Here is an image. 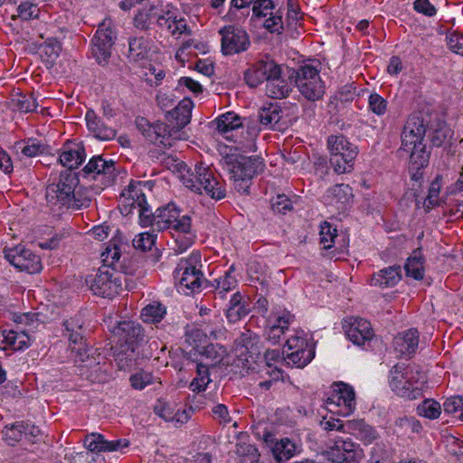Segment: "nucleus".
I'll use <instances>...</instances> for the list:
<instances>
[{
	"mask_svg": "<svg viewBox=\"0 0 463 463\" xmlns=\"http://www.w3.org/2000/svg\"><path fill=\"white\" fill-rule=\"evenodd\" d=\"M264 165L259 156H242L232 163L230 175L252 179L263 171Z\"/></svg>",
	"mask_w": 463,
	"mask_h": 463,
	"instance_id": "nucleus-23",
	"label": "nucleus"
},
{
	"mask_svg": "<svg viewBox=\"0 0 463 463\" xmlns=\"http://www.w3.org/2000/svg\"><path fill=\"white\" fill-rule=\"evenodd\" d=\"M121 251L116 243H109L105 250L101 253L102 261L104 263L103 267L112 268V271H116L118 269L121 268L119 265Z\"/></svg>",
	"mask_w": 463,
	"mask_h": 463,
	"instance_id": "nucleus-43",
	"label": "nucleus"
},
{
	"mask_svg": "<svg viewBox=\"0 0 463 463\" xmlns=\"http://www.w3.org/2000/svg\"><path fill=\"white\" fill-rule=\"evenodd\" d=\"M232 272L233 268L231 267L229 270L225 272L223 277L215 279V296H218L222 299L225 298L226 294L229 291L233 290L238 285V281L236 278L232 275Z\"/></svg>",
	"mask_w": 463,
	"mask_h": 463,
	"instance_id": "nucleus-39",
	"label": "nucleus"
},
{
	"mask_svg": "<svg viewBox=\"0 0 463 463\" xmlns=\"http://www.w3.org/2000/svg\"><path fill=\"white\" fill-rule=\"evenodd\" d=\"M158 14L157 26L161 30H165L175 38L181 35H191L192 31L187 24V20L176 9L160 6Z\"/></svg>",
	"mask_w": 463,
	"mask_h": 463,
	"instance_id": "nucleus-16",
	"label": "nucleus"
},
{
	"mask_svg": "<svg viewBox=\"0 0 463 463\" xmlns=\"http://www.w3.org/2000/svg\"><path fill=\"white\" fill-rule=\"evenodd\" d=\"M127 280L117 271H112L108 267H103L86 278V284L97 296L112 298L118 294L122 288V280Z\"/></svg>",
	"mask_w": 463,
	"mask_h": 463,
	"instance_id": "nucleus-10",
	"label": "nucleus"
},
{
	"mask_svg": "<svg viewBox=\"0 0 463 463\" xmlns=\"http://www.w3.org/2000/svg\"><path fill=\"white\" fill-rule=\"evenodd\" d=\"M65 335L70 341L71 358L80 367H91L94 359L89 354V349L83 338V323L80 317H71L64 321Z\"/></svg>",
	"mask_w": 463,
	"mask_h": 463,
	"instance_id": "nucleus-9",
	"label": "nucleus"
},
{
	"mask_svg": "<svg viewBox=\"0 0 463 463\" xmlns=\"http://www.w3.org/2000/svg\"><path fill=\"white\" fill-rule=\"evenodd\" d=\"M418 345L419 332L413 328L398 334L393 340L394 350L401 355L414 354Z\"/></svg>",
	"mask_w": 463,
	"mask_h": 463,
	"instance_id": "nucleus-27",
	"label": "nucleus"
},
{
	"mask_svg": "<svg viewBox=\"0 0 463 463\" xmlns=\"http://www.w3.org/2000/svg\"><path fill=\"white\" fill-rule=\"evenodd\" d=\"M402 279V269L400 266H390L374 273L370 284L382 288L394 287Z\"/></svg>",
	"mask_w": 463,
	"mask_h": 463,
	"instance_id": "nucleus-29",
	"label": "nucleus"
},
{
	"mask_svg": "<svg viewBox=\"0 0 463 463\" xmlns=\"http://www.w3.org/2000/svg\"><path fill=\"white\" fill-rule=\"evenodd\" d=\"M129 381L134 389L142 390L154 383V376L151 373L141 371L131 375Z\"/></svg>",
	"mask_w": 463,
	"mask_h": 463,
	"instance_id": "nucleus-63",
	"label": "nucleus"
},
{
	"mask_svg": "<svg viewBox=\"0 0 463 463\" xmlns=\"http://www.w3.org/2000/svg\"><path fill=\"white\" fill-rule=\"evenodd\" d=\"M88 130L94 137L99 140H111L116 137V130L109 125V121L97 115V113L89 109L85 115Z\"/></svg>",
	"mask_w": 463,
	"mask_h": 463,
	"instance_id": "nucleus-22",
	"label": "nucleus"
},
{
	"mask_svg": "<svg viewBox=\"0 0 463 463\" xmlns=\"http://www.w3.org/2000/svg\"><path fill=\"white\" fill-rule=\"evenodd\" d=\"M153 231L171 230L176 253H182L190 248L195 240L192 229V219L188 214H180L174 203L158 208L153 214Z\"/></svg>",
	"mask_w": 463,
	"mask_h": 463,
	"instance_id": "nucleus-2",
	"label": "nucleus"
},
{
	"mask_svg": "<svg viewBox=\"0 0 463 463\" xmlns=\"http://www.w3.org/2000/svg\"><path fill=\"white\" fill-rule=\"evenodd\" d=\"M5 260L21 271L30 274L39 273L43 264L39 256L24 245H16L4 250Z\"/></svg>",
	"mask_w": 463,
	"mask_h": 463,
	"instance_id": "nucleus-13",
	"label": "nucleus"
},
{
	"mask_svg": "<svg viewBox=\"0 0 463 463\" xmlns=\"http://www.w3.org/2000/svg\"><path fill=\"white\" fill-rule=\"evenodd\" d=\"M345 326V332L347 338L356 345H364L373 337V330L371 323L364 318L355 317Z\"/></svg>",
	"mask_w": 463,
	"mask_h": 463,
	"instance_id": "nucleus-21",
	"label": "nucleus"
},
{
	"mask_svg": "<svg viewBox=\"0 0 463 463\" xmlns=\"http://www.w3.org/2000/svg\"><path fill=\"white\" fill-rule=\"evenodd\" d=\"M79 184L77 175L71 171L61 173L56 183L47 185L45 198L48 206L53 212L64 210H80L90 206L91 198L84 190L76 187Z\"/></svg>",
	"mask_w": 463,
	"mask_h": 463,
	"instance_id": "nucleus-1",
	"label": "nucleus"
},
{
	"mask_svg": "<svg viewBox=\"0 0 463 463\" xmlns=\"http://www.w3.org/2000/svg\"><path fill=\"white\" fill-rule=\"evenodd\" d=\"M417 412L419 415L425 418L434 420L437 419L440 412L441 408L439 402L433 400H425L417 407Z\"/></svg>",
	"mask_w": 463,
	"mask_h": 463,
	"instance_id": "nucleus-50",
	"label": "nucleus"
},
{
	"mask_svg": "<svg viewBox=\"0 0 463 463\" xmlns=\"http://www.w3.org/2000/svg\"><path fill=\"white\" fill-rule=\"evenodd\" d=\"M151 41L144 36L131 37L128 40V58L130 62L144 65L149 59Z\"/></svg>",
	"mask_w": 463,
	"mask_h": 463,
	"instance_id": "nucleus-25",
	"label": "nucleus"
},
{
	"mask_svg": "<svg viewBox=\"0 0 463 463\" xmlns=\"http://www.w3.org/2000/svg\"><path fill=\"white\" fill-rule=\"evenodd\" d=\"M176 167L180 173L181 181L191 191L207 195L216 201L225 198V186L210 166L203 163H196L192 169L181 161L177 163Z\"/></svg>",
	"mask_w": 463,
	"mask_h": 463,
	"instance_id": "nucleus-3",
	"label": "nucleus"
},
{
	"mask_svg": "<svg viewBox=\"0 0 463 463\" xmlns=\"http://www.w3.org/2000/svg\"><path fill=\"white\" fill-rule=\"evenodd\" d=\"M91 52L93 57L96 59L98 63L106 64L108 63L112 52L113 45L107 44L100 41L96 42L95 38H92Z\"/></svg>",
	"mask_w": 463,
	"mask_h": 463,
	"instance_id": "nucleus-46",
	"label": "nucleus"
},
{
	"mask_svg": "<svg viewBox=\"0 0 463 463\" xmlns=\"http://www.w3.org/2000/svg\"><path fill=\"white\" fill-rule=\"evenodd\" d=\"M16 107L21 112L29 113L34 111L38 107L34 94H20L16 99Z\"/></svg>",
	"mask_w": 463,
	"mask_h": 463,
	"instance_id": "nucleus-58",
	"label": "nucleus"
},
{
	"mask_svg": "<svg viewBox=\"0 0 463 463\" xmlns=\"http://www.w3.org/2000/svg\"><path fill=\"white\" fill-rule=\"evenodd\" d=\"M211 382L209 375V367L203 364H197L196 365V376L194 378L190 384V388L193 392L204 391Z\"/></svg>",
	"mask_w": 463,
	"mask_h": 463,
	"instance_id": "nucleus-44",
	"label": "nucleus"
},
{
	"mask_svg": "<svg viewBox=\"0 0 463 463\" xmlns=\"http://www.w3.org/2000/svg\"><path fill=\"white\" fill-rule=\"evenodd\" d=\"M193 335L196 337L203 335L204 337H210L217 340L224 336L225 329L221 324V321L216 319L214 324L205 325L202 329L195 330Z\"/></svg>",
	"mask_w": 463,
	"mask_h": 463,
	"instance_id": "nucleus-48",
	"label": "nucleus"
},
{
	"mask_svg": "<svg viewBox=\"0 0 463 463\" xmlns=\"http://www.w3.org/2000/svg\"><path fill=\"white\" fill-rule=\"evenodd\" d=\"M85 158L84 149L77 144H66L63 146L59 161L69 171L78 168Z\"/></svg>",
	"mask_w": 463,
	"mask_h": 463,
	"instance_id": "nucleus-32",
	"label": "nucleus"
},
{
	"mask_svg": "<svg viewBox=\"0 0 463 463\" xmlns=\"http://www.w3.org/2000/svg\"><path fill=\"white\" fill-rule=\"evenodd\" d=\"M275 5L271 0H254L252 12L257 18H265L272 14Z\"/></svg>",
	"mask_w": 463,
	"mask_h": 463,
	"instance_id": "nucleus-62",
	"label": "nucleus"
},
{
	"mask_svg": "<svg viewBox=\"0 0 463 463\" xmlns=\"http://www.w3.org/2000/svg\"><path fill=\"white\" fill-rule=\"evenodd\" d=\"M144 137L151 143L164 147L172 146L171 132L165 123H156L144 128Z\"/></svg>",
	"mask_w": 463,
	"mask_h": 463,
	"instance_id": "nucleus-31",
	"label": "nucleus"
},
{
	"mask_svg": "<svg viewBox=\"0 0 463 463\" xmlns=\"http://www.w3.org/2000/svg\"><path fill=\"white\" fill-rule=\"evenodd\" d=\"M326 405L330 411L334 410L332 407H338L339 410L335 412L343 416L350 415L356 405L354 388L344 383H335L331 395L326 400Z\"/></svg>",
	"mask_w": 463,
	"mask_h": 463,
	"instance_id": "nucleus-15",
	"label": "nucleus"
},
{
	"mask_svg": "<svg viewBox=\"0 0 463 463\" xmlns=\"http://www.w3.org/2000/svg\"><path fill=\"white\" fill-rule=\"evenodd\" d=\"M320 426L326 431L337 430L343 432H351L352 434L371 442L375 439L374 430L366 424L363 420H347L343 422L341 420L330 418H323Z\"/></svg>",
	"mask_w": 463,
	"mask_h": 463,
	"instance_id": "nucleus-14",
	"label": "nucleus"
},
{
	"mask_svg": "<svg viewBox=\"0 0 463 463\" xmlns=\"http://www.w3.org/2000/svg\"><path fill=\"white\" fill-rule=\"evenodd\" d=\"M277 63L269 58L261 59L251 64L244 72V80L248 86L256 88L266 80L270 75H275Z\"/></svg>",
	"mask_w": 463,
	"mask_h": 463,
	"instance_id": "nucleus-19",
	"label": "nucleus"
},
{
	"mask_svg": "<svg viewBox=\"0 0 463 463\" xmlns=\"http://www.w3.org/2000/svg\"><path fill=\"white\" fill-rule=\"evenodd\" d=\"M120 202L124 207L137 208L146 204L141 182L131 181L120 194Z\"/></svg>",
	"mask_w": 463,
	"mask_h": 463,
	"instance_id": "nucleus-28",
	"label": "nucleus"
},
{
	"mask_svg": "<svg viewBox=\"0 0 463 463\" xmlns=\"http://www.w3.org/2000/svg\"><path fill=\"white\" fill-rule=\"evenodd\" d=\"M259 343L258 335L252 331L246 329L241 332L240 336L236 339V350L239 355H245L244 360L249 362V358H253L259 353L257 344Z\"/></svg>",
	"mask_w": 463,
	"mask_h": 463,
	"instance_id": "nucleus-30",
	"label": "nucleus"
},
{
	"mask_svg": "<svg viewBox=\"0 0 463 463\" xmlns=\"http://www.w3.org/2000/svg\"><path fill=\"white\" fill-rule=\"evenodd\" d=\"M282 110L277 103H270L259 110V120L266 128H273L281 118Z\"/></svg>",
	"mask_w": 463,
	"mask_h": 463,
	"instance_id": "nucleus-36",
	"label": "nucleus"
},
{
	"mask_svg": "<svg viewBox=\"0 0 463 463\" xmlns=\"http://www.w3.org/2000/svg\"><path fill=\"white\" fill-rule=\"evenodd\" d=\"M160 6L151 5L148 8L145 7L136 14L133 19L134 26L140 31L147 32L152 29L153 24L157 25V17L159 15Z\"/></svg>",
	"mask_w": 463,
	"mask_h": 463,
	"instance_id": "nucleus-33",
	"label": "nucleus"
},
{
	"mask_svg": "<svg viewBox=\"0 0 463 463\" xmlns=\"http://www.w3.org/2000/svg\"><path fill=\"white\" fill-rule=\"evenodd\" d=\"M330 151V164L338 174L351 172L354 160L357 156V147L343 135H331L327 138Z\"/></svg>",
	"mask_w": 463,
	"mask_h": 463,
	"instance_id": "nucleus-8",
	"label": "nucleus"
},
{
	"mask_svg": "<svg viewBox=\"0 0 463 463\" xmlns=\"http://www.w3.org/2000/svg\"><path fill=\"white\" fill-rule=\"evenodd\" d=\"M114 335L119 344V349L115 353V361L120 369H125L135 360L136 349L144 341V332L139 324L123 321L115 328Z\"/></svg>",
	"mask_w": 463,
	"mask_h": 463,
	"instance_id": "nucleus-5",
	"label": "nucleus"
},
{
	"mask_svg": "<svg viewBox=\"0 0 463 463\" xmlns=\"http://www.w3.org/2000/svg\"><path fill=\"white\" fill-rule=\"evenodd\" d=\"M442 187L441 178L437 176L431 183L429 188L428 196L424 202V208L429 212L433 207L439 203V193Z\"/></svg>",
	"mask_w": 463,
	"mask_h": 463,
	"instance_id": "nucleus-49",
	"label": "nucleus"
},
{
	"mask_svg": "<svg viewBox=\"0 0 463 463\" xmlns=\"http://www.w3.org/2000/svg\"><path fill=\"white\" fill-rule=\"evenodd\" d=\"M31 345V338L24 331L4 330L0 339L3 350L23 351Z\"/></svg>",
	"mask_w": 463,
	"mask_h": 463,
	"instance_id": "nucleus-26",
	"label": "nucleus"
},
{
	"mask_svg": "<svg viewBox=\"0 0 463 463\" xmlns=\"http://www.w3.org/2000/svg\"><path fill=\"white\" fill-rule=\"evenodd\" d=\"M166 314V308L160 303L149 304L142 309L141 317L145 323L156 324L160 322Z\"/></svg>",
	"mask_w": 463,
	"mask_h": 463,
	"instance_id": "nucleus-41",
	"label": "nucleus"
},
{
	"mask_svg": "<svg viewBox=\"0 0 463 463\" xmlns=\"http://www.w3.org/2000/svg\"><path fill=\"white\" fill-rule=\"evenodd\" d=\"M295 444L288 438L276 441L272 447V454L278 461L288 460L295 451Z\"/></svg>",
	"mask_w": 463,
	"mask_h": 463,
	"instance_id": "nucleus-40",
	"label": "nucleus"
},
{
	"mask_svg": "<svg viewBox=\"0 0 463 463\" xmlns=\"http://www.w3.org/2000/svg\"><path fill=\"white\" fill-rule=\"evenodd\" d=\"M294 320V315L290 314L287 310L280 311L279 313L270 316L269 323L273 326H277L280 329L286 332L288 329L289 325Z\"/></svg>",
	"mask_w": 463,
	"mask_h": 463,
	"instance_id": "nucleus-59",
	"label": "nucleus"
},
{
	"mask_svg": "<svg viewBox=\"0 0 463 463\" xmlns=\"http://www.w3.org/2000/svg\"><path fill=\"white\" fill-rule=\"evenodd\" d=\"M193 107L190 99H182L175 109L167 111L168 120H173L179 128H184L190 123Z\"/></svg>",
	"mask_w": 463,
	"mask_h": 463,
	"instance_id": "nucleus-34",
	"label": "nucleus"
},
{
	"mask_svg": "<svg viewBox=\"0 0 463 463\" xmlns=\"http://www.w3.org/2000/svg\"><path fill=\"white\" fill-rule=\"evenodd\" d=\"M329 193L336 203L345 205L353 198V190L349 184H339L333 186Z\"/></svg>",
	"mask_w": 463,
	"mask_h": 463,
	"instance_id": "nucleus-47",
	"label": "nucleus"
},
{
	"mask_svg": "<svg viewBox=\"0 0 463 463\" xmlns=\"http://www.w3.org/2000/svg\"><path fill=\"white\" fill-rule=\"evenodd\" d=\"M16 146L21 149V153L27 157L42 155L45 150V146L41 144L38 140L32 138L27 141L20 142Z\"/></svg>",
	"mask_w": 463,
	"mask_h": 463,
	"instance_id": "nucleus-51",
	"label": "nucleus"
},
{
	"mask_svg": "<svg viewBox=\"0 0 463 463\" xmlns=\"http://www.w3.org/2000/svg\"><path fill=\"white\" fill-rule=\"evenodd\" d=\"M315 356V349L312 345L294 350L287 354V363L293 364L298 368H303L309 364Z\"/></svg>",
	"mask_w": 463,
	"mask_h": 463,
	"instance_id": "nucleus-38",
	"label": "nucleus"
},
{
	"mask_svg": "<svg viewBox=\"0 0 463 463\" xmlns=\"http://www.w3.org/2000/svg\"><path fill=\"white\" fill-rule=\"evenodd\" d=\"M39 12L37 5L29 2H22L17 7V14H13L12 18L19 17L22 20L28 21L37 18Z\"/></svg>",
	"mask_w": 463,
	"mask_h": 463,
	"instance_id": "nucleus-57",
	"label": "nucleus"
},
{
	"mask_svg": "<svg viewBox=\"0 0 463 463\" xmlns=\"http://www.w3.org/2000/svg\"><path fill=\"white\" fill-rule=\"evenodd\" d=\"M425 134L426 124L421 115H411L403 127L400 149L411 156L413 164L420 166H426L429 162V154L422 143Z\"/></svg>",
	"mask_w": 463,
	"mask_h": 463,
	"instance_id": "nucleus-4",
	"label": "nucleus"
},
{
	"mask_svg": "<svg viewBox=\"0 0 463 463\" xmlns=\"http://www.w3.org/2000/svg\"><path fill=\"white\" fill-rule=\"evenodd\" d=\"M93 38H95L96 42L100 41L107 44L114 45L117 34L112 21L110 19H104L99 24Z\"/></svg>",
	"mask_w": 463,
	"mask_h": 463,
	"instance_id": "nucleus-42",
	"label": "nucleus"
},
{
	"mask_svg": "<svg viewBox=\"0 0 463 463\" xmlns=\"http://www.w3.org/2000/svg\"><path fill=\"white\" fill-rule=\"evenodd\" d=\"M425 376L419 370L396 364L390 370L389 384L398 396L415 400L422 395Z\"/></svg>",
	"mask_w": 463,
	"mask_h": 463,
	"instance_id": "nucleus-7",
	"label": "nucleus"
},
{
	"mask_svg": "<svg viewBox=\"0 0 463 463\" xmlns=\"http://www.w3.org/2000/svg\"><path fill=\"white\" fill-rule=\"evenodd\" d=\"M262 25L271 33H281L283 31V21L282 15L279 12L272 13L269 14V17L264 19Z\"/></svg>",
	"mask_w": 463,
	"mask_h": 463,
	"instance_id": "nucleus-60",
	"label": "nucleus"
},
{
	"mask_svg": "<svg viewBox=\"0 0 463 463\" xmlns=\"http://www.w3.org/2000/svg\"><path fill=\"white\" fill-rule=\"evenodd\" d=\"M24 421H17L10 426H6L4 430V436L6 442L14 446L24 437Z\"/></svg>",
	"mask_w": 463,
	"mask_h": 463,
	"instance_id": "nucleus-53",
	"label": "nucleus"
},
{
	"mask_svg": "<svg viewBox=\"0 0 463 463\" xmlns=\"http://www.w3.org/2000/svg\"><path fill=\"white\" fill-rule=\"evenodd\" d=\"M320 244L323 245L325 250L332 248L335 239L337 236V231L329 222H325L320 226Z\"/></svg>",
	"mask_w": 463,
	"mask_h": 463,
	"instance_id": "nucleus-52",
	"label": "nucleus"
},
{
	"mask_svg": "<svg viewBox=\"0 0 463 463\" xmlns=\"http://www.w3.org/2000/svg\"><path fill=\"white\" fill-rule=\"evenodd\" d=\"M453 130L446 124L439 125L430 135V141L434 146H447L453 137Z\"/></svg>",
	"mask_w": 463,
	"mask_h": 463,
	"instance_id": "nucleus-45",
	"label": "nucleus"
},
{
	"mask_svg": "<svg viewBox=\"0 0 463 463\" xmlns=\"http://www.w3.org/2000/svg\"><path fill=\"white\" fill-rule=\"evenodd\" d=\"M214 122L217 130L225 135V137L228 139L231 138V137L228 136L229 132L235 131L242 126L241 118L232 111L221 115Z\"/></svg>",
	"mask_w": 463,
	"mask_h": 463,
	"instance_id": "nucleus-35",
	"label": "nucleus"
},
{
	"mask_svg": "<svg viewBox=\"0 0 463 463\" xmlns=\"http://www.w3.org/2000/svg\"><path fill=\"white\" fill-rule=\"evenodd\" d=\"M156 241V235L148 232H142L133 240V246L142 251L151 250Z\"/></svg>",
	"mask_w": 463,
	"mask_h": 463,
	"instance_id": "nucleus-64",
	"label": "nucleus"
},
{
	"mask_svg": "<svg viewBox=\"0 0 463 463\" xmlns=\"http://www.w3.org/2000/svg\"><path fill=\"white\" fill-rule=\"evenodd\" d=\"M275 75H270L266 83V94L272 99H283L288 96L292 90L294 71L284 74L280 65L277 64Z\"/></svg>",
	"mask_w": 463,
	"mask_h": 463,
	"instance_id": "nucleus-18",
	"label": "nucleus"
},
{
	"mask_svg": "<svg viewBox=\"0 0 463 463\" xmlns=\"http://www.w3.org/2000/svg\"><path fill=\"white\" fill-rule=\"evenodd\" d=\"M201 268V254L198 251L179 260L174 271L175 283L179 292L190 295L201 290L205 282Z\"/></svg>",
	"mask_w": 463,
	"mask_h": 463,
	"instance_id": "nucleus-6",
	"label": "nucleus"
},
{
	"mask_svg": "<svg viewBox=\"0 0 463 463\" xmlns=\"http://www.w3.org/2000/svg\"><path fill=\"white\" fill-rule=\"evenodd\" d=\"M250 312V302L239 291L233 293L225 309V316L230 324H235Z\"/></svg>",
	"mask_w": 463,
	"mask_h": 463,
	"instance_id": "nucleus-24",
	"label": "nucleus"
},
{
	"mask_svg": "<svg viewBox=\"0 0 463 463\" xmlns=\"http://www.w3.org/2000/svg\"><path fill=\"white\" fill-rule=\"evenodd\" d=\"M293 71L296 86L307 99L316 101L322 99L325 85L316 67L307 64Z\"/></svg>",
	"mask_w": 463,
	"mask_h": 463,
	"instance_id": "nucleus-11",
	"label": "nucleus"
},
{
	"mask_svg": "<svg viewBox=\"0 0 463 463\" xmlns=\"http://www.w3.org/2000/svg\"><path fill=\"white\" fill-rule=\"evenodd\" d=\"M222 36L221 51L225 56L246 52L250 46V38L245 29L234 24L226 25L219 30Z\"/></svg>",
	"mask_w": 463,
	"mask_h": 463,
	"instance_id": "nucleus-12",
	"label": "nucleus"
},
{
	"mask_svg": "<svg viewBox=\"0 0 463 463\" xmlns=\"http://www.w3.org/2000/svg\"><path fill=\"white\" fill-rule=\"evenodd\" d=\"M355 448L349 439H336L326 451L327 459L332 463H354L358 457Z\"/></svg>",
	"mask_w": 463,
	"mask_h": 463,
	"instance_id": "nucleus-20",
	"label": "nucleus"
},
{
	"mask_svg": "<svg viewBox=\"0 0 463 463\" xmlns=\"http://www.w3.org/2000/svg\"><path fill=\"white\" fill-rule=\"evenodd\" d=\"M388 102L378 93H372L368 99L370 110L377 116H383L387 111Z\"/></svg>",
	"mask_w": 463,
	"mask_h": 463,
	"instance_id": "nucleus-61",
	"label": "nucleus"
},
{
	"mask_svg": "<svg viewBox=\"0 0 463 463\" xmlns=\"http://www.w3.org/2000/svg\"><path fill=\"white\" fill-rule=\"evenodd\" d=\"M43 52L51 62L56 61L61 52V43L56 38L50 37L46 39L42 45Z\"/></svg>",
	"mask_w": 463,
	"mask_h": 463,
	"instance_id": "nucleus-54",
	"label": "nucleus"
},
{
	"mask_svg": "<svg viewBox=\"0 0 463 463\" xmlns=\"http://www.w3.org/2000/svg\"><path fill=\"white\" fill-rule=\"evenodd\" d=\"M107 439L99 433L92 432L84 439V446L92 452L105 451Z\"/></svg>",
	"mask_w": 463,
	"mask_h": 463,
	"instance_id": "nucleus-55",
	"label": "nucleus"
},
{
	"mask_svg": "<svg viewBox=\"0 0 463 463\" xmlns=\"http://www.w3.org/2000/svg\"><path fill=\"white\" fill-rule=\"evenodd\" d=\"M443 408L446 413L453 414L463 420V396H453L447 399Z\"/></svg>",
	"mask_w": 463,
	"mask_h": 463,
	"instance_id": "nucleus-56",
	"label": "nucleus"
},
{
	"mask_svg": "<svg viewBox=\"0 0 463 463\" xmlns=\"http://www.w3.org/2000/svg\"><path fill=\"white\" fill-rule=\"evenodd\" d=\"M406 275L414 279L420 280L424 276V259L420 250H416L407 259L404 266Z\"/></svg>",
	"mask_w": 463,
	"mask_h": 463,
	"instance_id": "nucleus-37",
	"label": "nucleus"
},
{
	"mask_svg": "<svg viewBox=\"0 0 463 463\" xmlns=\"http://www.w3.org/2000/svg\"><path fill=\"white\" fill-rule=\"evenodd\" d=\"M115 162L101 156H93L83 168L84 175L99 180L104 186L111 185L116 178Z\"/></svg>",
	"mask_w": 463,
	"mask_h": 463,
	"instance_id": "nucleus-17",
	"label": "nucleus"
}]
</instances>
